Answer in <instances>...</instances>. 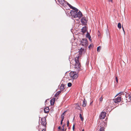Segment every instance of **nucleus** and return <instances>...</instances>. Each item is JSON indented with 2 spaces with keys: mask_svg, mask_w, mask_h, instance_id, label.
<instances>
[{
  "mask_svg": "<svg viewBox=\"0 0 131 131\" xmlns=\"http://www.w3.org/2000/svg\"><path fill=\"white\" fill-rule=\"evenodd\" d=\"M70 8L74 10H71L70 12L71 15L74 18H78V19H79L82 17V13L80 11L78 13V9L77 8L72 6L70 7Z\"/></svg>",
  "mask_w": 131,
  "mask_h": 131,
  "instance_id": "nucleus-1",
  "label": "nucleus"
},
{
  "mask_svg": "<svg viewBox=\"0 0 131 131\" xmlns=\"http://www.w3.org/2000/svg\"><path fill=\"white\" fill-rule=\"evenodd\" d=\"M70 76L71 78V79H75L78 77L77 73L75 72H71L70 73Z\"/></svg>",
  "mask_w": 131,
  "mask_h": 131,
  "instance_id": "nucleus-2",
  "label": "nucleus"
},
{
  "mask_svg": "<svg viewBox=\"0 0 131 131\" xmlns=\"http://www.w3.org/2000/svg\"><path fill=\"white\" fill-rule=\"evenodd\" d=\"M81 42L82 46L86 47L88 45V41L86 39L83 38L81 41Z\"/></svg>",
  "mask_w": 131,
  "mask_h": 131,
  "instance_id": "nucleus-3",
  "label": "nucleus"
},
{
  "mask_svg": "<svg viewBox=\"0 0 131 131\" xmlns=\"http://www.w3.org/2000/svg\"><path fill=\"white\" fill-rule=\"evenodd\" d=\"M88 20L86 17H83L81 19V22L83 25H86L87 23Z\"/></svg>",
  "mask_w": 131,
  "mask_h": 131,
  "instance_id": "nucleus-4",
  "label": "nucleus"
},
{
  "mask_svg": "<svg viewBox=\"0 0 131 131\" xmlns=\"http://www.w3.org/2000/svg\"><path fill=\"white\" fill-rule=\"evenodd\" d=\"M41 123L42 125L44 126L45 128L46 127V119L45 117H43L41 119Z\"/></svg>",
  "mask_w": 131,
  "mask_h": 131,
  "instance_id": "nucleus-5",
  "label": "nucleus"
},
{
  "mask_svg": "<svg viewBox=\"0 0 131 131\" xmlns=\"http://www.w3.org/2000/svg\"><path fill=\"white\" fill-rule=\"evenodd\" d=\"M113 100L114 102L115 103L119 102L121 100V97L119 96L117 98H116L114 99Z\"/></svg>",
  "mask_w": 131,
  "mask_h": 131,
  "instance_id": "nucleus-6",
  "label": "nucleus"
},
{
  "mask_svg": "<svg viewBox=\"0 0 131 131\" xmlns=\"http://www.w3.org/2000/svg\"><path fill=\"white\" fill-rule=\"evenodd\" d=\"M106 116V113L104 112H102L100 115V119H103Z\"/></svg>",
  "mask_w": 131,
  "mask_h": 131,
  "instance_id": "nucleus-7",
  "label": "nucleus"
},
{
  "mask_svg": "<svg viewBox=\"0 0 131 131\" xmlns=\"http://www.w3.org/2000/svg\"><path fill=\"white\" fill-rule=\"evenodd\" d=\"M57 1L58 2V3L60 5H61L64 6L66 5L64 4V3L65 2L64 0H57Z\"/></svg>",
  "mask_w": 131,
  "mask_h": 131,
  "instance_id": "nucleus-8",
  "label": "nucleus"
},
{
  "mask_svg": "<svg viewBox=\"0 0 131 131\" xmlns=\"http://www.w3.org/2000/svg\"><path fill=\"white\" fill-rule=\"evenodd\" d=\"M80 67V65L79 62H75V65L74 66L75 68L78 69Z\"/></svg>",
  "mask_w": 131,
  "mask_h": 131,
  "instance_id": "nucleus-9",
  "label": "nucleus"
},
{
  "mask_svg": "<svg viewBox=\"0 0 131 131\" xmlns=\"http://www.w3.org/2000/svg\"><path fill=\"white\" fill-rule=\"evenodd\" d=\"M86 31V27L85 26L82 27L81 29V32H83V34L85 33Z\"/></svg>",
  "mask_w": 131,
  "mask_h": 131,
  "instance_id": "nucleus-10",
  "label": "nucleus"
},
{
  "mask_svg": "<svg viewBox=\"0 0 131 131\" xmlns=\"http://www.w3.org/2000/svg\"><path fill=\"white\" fill-rule=\"evenodd\" d=\"M55 101V98H54L51 99L50 101V104L51 105H54Z\"/></svg>",
  "mask_w": 131,
  "mask_h": 131,
  "instance_id": "nucleus-11",
  "label": "nucleus"
},
{
  "mask_svg": "<svg viewBox=\"0 0 131 131\" xmlns=\"http://www.w3.org/2000/svg\"><path fill=\"white\" fill-rule=\"evenodd\" d=\"M49 110L48 107H46L44 110V112L45 113H48L49 112Z\"/></svg>",
  "mask_w": 131,
  "mask_h": 131,
  "instance_id": "nucleus-12",
  "label": "nucleus"
},
{
  "mask_svg": "<svg viewBox=\"0 0 131 131\" xmlns=\"http://www.w3.org/2000/svg\"><path fill=\"white\" fill-rule=\"evenodd\" d=\"M65 86L63 84H61V85L60 87V90L61 91H62L64 90L65 88L64 87Z\"/></svg>",
  "mask_w": 131,
  "mask_h": 131,
  "instance_id": "nucleus-13",
  "label": "nucleus"
},
{
  "mask_svg": "<svg viewBox=\"0 0 131 131\" xmlns=\"http://www.w3.org/2000/svg\"><path fill=\"white\" fill-rule=\"evenodd\" d=\"M86 101L85 99H84L83 102L82 106L84 107L86 105Z\"/></svg>",
  "mask_w": 131,
  "mask_h": 131,
  "instance_id": "nucleus-14",
  "label": "nucleus"
},
{
  "mask_svg": "<svg viewBox=\"0 0 131 131\" xmlns=\"http://www.w3.org/2000/svg\"><path fill=\"white\" fill-rule=\"evenodd\" d=\"M86 37L87 38H88L90 40V41L91 40V36L89 33V32L88 31L86 35Z\"/></svg>",
  "mask_w": 131,
  "mask_h": 131,
  "instance_id": "nucleus-15",
  "label": "nucleus"
},
{
  "mask_svg": "<svg viewBox=\"0 0 131 131\" xmlns=\"http://www.w3.org/2000/svg\"><path fill=\"white\" fill-rule=\"evenodd\" d=\"M100 128L99 129L100 131H104V126H100Z\"/></svg>",
  "mask_w": 131,
  "mask_h": 131,
  "instance_id": "nucleus-16",
  "label": "nucleus"
},
{
  "mask_svg": "<svg viewBox=\"0 0 131 131\" xmlns=\"http://www.w3.org/2000/svg\"><path fill=\"white\" fill-rule=\"evenodd\" d=\"M61 91H58L57 93H56L55 94V97H57L61 93Z\"/></svg>",
  "mask_w": 131,
  "mask_h": 131,
  "instance_id": "nucleus-17",
  "label": "nucleus"
},
{
  "mask_svg": "<svg viewBox=\"0 0 131 131\" xmlns=\"http://www.w3.org/2000/svg\"><path fill=\"white\" fill-rule=\"evenodd\" d=\"M75 109L76 110H81V108L79 106V105L75 107Z\"/></svg>",
  "mask_w": 131,
  "mask_h": 131,
  "instance_id": "nucleus-18",
  "label": "nucleus"
},
{
  "mask_svg": "<svg viewBox=\"0 0 131 131\" xmlns=\"http://www.w3.org/2000/svg\"><path fill=\"white\" fill-rule=\"evenodd\" d=\"M75 62H79V57H76L75 58Z\"/></svg>",
  "mask_w": 131,
  "mask_h": 131,
  "instance_id": "nucleus-19",
  "label": "nucleus"
},
{
  "mask_svg": "<svg viewBox=\"0 0 131 131\" xmlns=\"http://www.w3.org/2000/svg\"><path fill=\"white\" fill-rule=\"evenodd\" d=\"M79 117L81 119V120L83 121L84 120L83 118L82 117L81 114V113L79 114Z\"/></svg>",
  "mask_w": 131,
  "mask_h": 131,
  "instance_id": "nucleus-20",
  "label": "nucleus"
},
{
  "mask_svg": "<svg viewBox=\"0 0 131 131\" xmlns=\"http://www.w3.org/2000/svg\"><path fill=\"white\" fill-rule=\"evenodd\" d=\"M118 27L119 29H121V24L120 23H119L118 24Z\"/></svg>",
  "mask_w": 131,
  "mask_h": 131,
  "instance_id": "nucleus-21",
  "label": "nucleus"
},
{
  "mask_svg": "<svg viewBox=\"0 0 131 131\" xmlns=\"http://www.w3.org/2000/svg\"><path fill=\"white\" fill-rule=\"evenodd\" d=\"M67 4V5H68L69 7H70L71 6V5L69 4L68 2H65L64 3V4Z\"/></svg>",
  "mask_w": 131,
  "mask_h": 131,
  "instance_id": "nucleus-22",
  "label": "nucleus"
},
{
  "mask_svg": "<svg viewBox=\"0 0 131 131\" xmlns=\"http://www.w3.org/2000/svg\"><path fill=\"white\" fill-rule=\"evenodd\" d=\"M66 111L64 112L62 114L61 116V118H62L63 117L64 118V116L65 115V113Z\"/></svg>",
  "mask_w": 131,
  "mask_h": 131,
  "instance_id": "nucleus-23",
  "label": "nucleus"
},
{
  "mask_svg": "<svg viewBox=\"0 0 131 131\" xmlns=\"http://www.w3.org/2000/svg\"><path fill=\"white\" fill-rule=\"evenodd\" d=\"M83 50H84V49H82V48L80 49L79 51V53L81 54L82 53V51Z\"/></svg>",
  "mask_w": 131,
  "mask_h": 131,
  "instance_id": "nucleus-24",
  "label": "nucleus"
},
{
  "mask_svg": "<svg viewBox=\"0 0 131 131\" xmlns=\"http://www.w3.org/2000/svg\"><path fill=\"white\" fill-rule=\"evenodd\" d=\"M72 83L70 82H69V83H68V86L69 87H71L72 86Z\"/></svg>",
  "mask_w": 131,
  "mask_h": 131,
  "instance_id": "nucleus-25",
  "label": "nucleus"
},
{
  "mask_svg": "<svg viewBox=\"0 0 131 131\" xmlns=\"http://www.w3.org/2000/svg\"><path fill=\"white\" fill-rule=\"evenodd\" d=\"M101 48V47L100 46H99L97 48V51L98 52H99L100 51Z\"/></svg>",
  "mask_w": 131,
  "mask_h": 131,
  "instance_id": "nucleus-26",
  "label": "nucleus"
},
{
  "mask_svg": "<svg viewBox=\"0 0 131 131\" xmlns=\"http://www.w3.org/2000/svg\"><path fill=\"white\" fill-rule=\"evenodd\" d=\"M129 99L131 100V93L128 95Z\"/></svg>",
  "mask_w": 131,
  "mask_h": 131,
  "instance_id": "nucleus-27",
  "label": "nucleus"
},
{
  "mask_svg": "<svg viewBox=\"0 0 131 131\" xmlns=\"http://www.w3.org/2000/svg\"><path fill=\"white\" fill-rule=\"evenodd\" d=\"M99 101L100 102H102L103 100V99L102 98V96L101 97H100L99 99Z\"/></svg>",
  "mask_w": 131,
  "mask_h": 131,
  "instance_id": "nucleus-28",
  "label": "nucleus"
},
{
  "mask_svg": "<svg viewBox=\"0 0 131 131\" xmlns=\"http://www.w3.org/2000/svg\"><path fill=\"white\" fill-rule=\"evenodd\" d=\"M93 45L92 43L89 46V48H90L92 47H93Z\"/></svg>",
  "mask_w": 131,
  "mask_h": 131,
  "instance_id": "nucleus-29",
  "label": "nucleus"
},
{
  "mask_svg": "<svg viewBox=\"0 0 131 131\" xmlns=\"http://www.w3.org/2000/svg\"><path fill=\"white\" fill-rule=\"evenodd\" d=\"M75 124H73V128H72V129L73 131H74V128H75Z\"/></svg>",
  "mask_w": 131,
  "mask_h": 131,
  "instance_id": "nucleus-30",
  "label": "nucleus"
},
{
  "mask_svg": "<svg viewBox=\"0 0 131 131\" xmlns=\"http://www.w3.org/2000/svg\"><path fill=\"white\" fill-rule=\"evenodd\" d=\"M69 120L68 119V120L67 122V126L68 127L69 126Z\"/></svg>",
  "mask_w": 131,
  "mask_h": 131,
  "instance_id": "nucleus-31",
  "label": "nucleus"
},
{
  "mask_svg": "<svg viewBox=\"0 0 131 131\" xmlns=\"http://www.w3.org/2000/svg\"><path fill=\"white\" fill-rule=\"evenodd\" d=\"M98 35L99 36L100 35V33L99 31H98Z\"/></svg>",
  "mask_w": 131,
  "mask_h": 131,
  "instance_id": "nucleus-32",
  "label": "nucleus"
},
{
  "mask_svg": "<svg viewBox=\"0 0 131 131\" xmlns=\"http://www.w3.org/2000/svg\"><path fill=\"white\" fill-rule=\"evenodd\" d=\"M115 79H116V82H117V83H118V79L116 77Z\"/></svg>",
  "mask_w": 131,
  "mask_h": 131,
  "instance_id": "nucleus-33",
  "label": "nucleus"
},
{
  "mask_svg": "<svg viewBox=\"0 0 131 131\" xmlns=\"http://www.w3.org/2000/svg\"><path fill=\"white\" fill-rule=\"evenodd\" d=\"M65 125V124H64L63 125H62V129H64V127Z\"/></svg>",
  "mask_w": 131,
  "mask_h": 131,
  "instance_id": "nucleus-34",
  "label": "nucleus"
},
{
  "mask_svg": "<svg viewBox=\"0 0 131 131\" xmlns=\"http://www.w3.org/2000/svg\"><path fill=\"white\" fill-rule=\"evenodd\" d=\"M122 29H123V31L124 32V34H125V30H124V28H123V26H122Z\"/></svg>",
  "mask_w": 131,
  "mask_h": 131,
  "instance_id": "nucleus-35",
  "label": "nucleus"
},
{
  "mask_svg": "<svg viewBox=\"0 0 131 131\" xmlns=\"http://www.w3.org/2000/svg\"><path fill=\"white\" fill-rule=\"evenodd\" d=\"M46 128L43 129L41 131H46Z\"/></svg>",
  "mask_w": 131,
  "mask_h": 131,
  "instance_id": "nucleus-36",
  "label": "nucleus"
},
{
  "mask_svg": "<svg viewBox=\"0 0 131 131\" xmlns=\"http://www.w3.org/2000/svg\"><path fill=\"white\" fill-rule=\"evenodd\" d=\"M61 127L60 126H59L58 128V129H59V130H60L61 129Z\"/></svg>",
  "mask_w": 131,
  "mask_h": 131,
  "instance_id": "nucleus-37",
  "label": "nucleus"
},
{
  "mask_svg": "<svg viewBox=\"0 0 131 131\" xmlns=\"http://www.w3.org/2000/svg\"><path fill=\"white\" fill-rule=\"evenodd\" d=\"M62 118V119L61 120V121H63L64 120V118L63 117L62 118Z\"/></svg>",
  "mask_w": 131,
  "mask_h": 131,
  "instance_id": "nucleus-38",
  "label": "nucleus"
},
{
  "mask_svg": "<svg viewBox=\"0 0 131 131\" xmlns=\"http://www.w3.org/2000/svg\"><path fill=\"white\" fill-rule=\"evenodd\" d=\"M62 123H63V121H61L60 124L61 125H62Z\"/></svg>",
  "mask_w": 131,
  "mask_h": 131,
  "instance_id": "nucleus-39",
  "label": "nucleus"
},
{
  "mask_svg": "<svg viewBox=\"0 0 131 131\" xmlns=\"http://www.w3.org/2000/svg\"><path fill=\"white\" fill-rule=\"evenodd\" d=\"M108 1L109 2H112V0H108Z\"/></svg>",
  "mask_w": 131,
  "mask_h": 131,
  "instance_id": "nucleus-40",
  "label": "nucleus"
},
{
  "mask_svg": "<svg viewBox=\"0 0 131 131\" xmlns=\"http://www.w3.org/2000/svg\"><path fill=\"white\" fill-rule=\"evenodd\" d=\"M122 93V92H121V93L119 92V93H118L117 94L116 96L118 95L119 94H120L121 93Z\"/></svg>",
  "mask_w": 131,
  "mask_h": 131,
  "instance_id": "nucleus-41",
  "label": "nucleus"
},
{
  "mask_svg": "<svg viewBox=\"0 0 131 131\" xmlns=\"http://www.w3.org/2000/svg\"><path fill=\"white\" fill-rule=\"evenodd\" d=\"M93 103V101H92L90 103V105H92V103Z\"/></svg>",
  "mask_w": 131,
  "mask_h": 131,
  "instance_id": "nucleus-42",
  "label": "nucleus"
},
{
  "mask_svg": "<svg viewBox=\"0 0 131 131\" xmlns=\"http://www.w3.org/2000/svg\"><path fill=\"white\" fill-rule=\"evenodd\" d=\"M78 105H79L78 103H77V104H75V106H78Z\"/></svg>",
  "mask_w": 131,
  "mask_h": 131,
  "instance_id": "nucleus-43",
  "label": "nucleus"
},
{
  "mask_svg": "<svg viewBox=\"0 0 131 131\" xmlns=\"http://www.w3.org/2000/svg\"><path fill=\"white\" fill-rule=\"evenodd\" d=\"M102 124L103 125V123H101L100 125H101Z\"/></svg>",
  "mask_w": 131,
  "mask_h": 131,
  "instance_id": "nucleus-44",
  "label": "nucleus"
},
{
  "mask_svg": "<svg viewBox=\"0 0 131 131\" xmlns=\"http://www.w3.org/2000/svg\"><path fill=\"white\" fill-rule=\"evenodd\" d=\"M62 131H65L64 130V129H62Z\"/></svg>",
  "mask_w": 131,
  "mask_h": 131,
  "instance_id": "nucleus-45",
  "label": "nucleus"
},
{
  "mask_svg": "<svg viewBox=\"0 0 131 131\" xmlns=\"http://www.w3.org/2000/svg\"><path fill=\"white\" fill-rule=\"evenodd\" d=\"M66 128L65 129H64V130L65 131H66Z\"/></svg>",
  "mask_w": 131,
  "mask_h": 131,
  "instance_id": "nucleus-46",
  "label": "nucleus"
},
{
  "mask_svg": "<svg viewBox=\"0 0 131 131\" xmlns=\"http://www.w3.org/2000/svg\"><path fill=\"white\" fill-rule=\"evenodd\" d=\"M82 131H84V130L83 129L82 130Z\"/></svg>",
  "mask_w": 131,
  "mask_h": 131,
  "instance_id": "nucleus-47",
  "label": "nucleus"
}]
</instances>
